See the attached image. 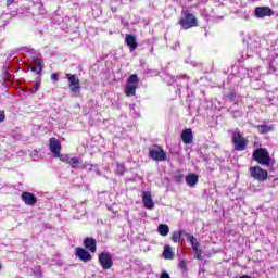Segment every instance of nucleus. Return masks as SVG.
<instances>
[{"label":"nucleus","mask_w":278,"mask_h":278,"mask_svg":"<svg viewBox=\"0 0 278 278\" xmlns=\"http://www.w3.org/2000/svg\"><path fill=\"white\" fill-rule=\"evenodd\" d=\"M179 268H181V270H186V261H180Z\"/></svg>","instance_id":"obj_33"},{"label":"nucleus","mask_w":278,"mask_h":278,"mask_svg":"<svg viewBox=\"0 0 278 278\" xmlns=\"http://www.w3.org/2000/svg\"><path fill=\"white\" fill-rule=\"evenodd\" d=\"M185 181L187 186H189L190 188H194V186L199 184V175L191 173L185 177Z\"/></svg>","instance_id":"obj_17"},{"label":"nucleus","mask_w":278,"mask_h":278,"mask_svg":"<svg viewBox=\"0 0 278 278\" xmlns=\"http://www.w3.org/2000/svg\"><path fill=\"white\" fill-rule=\"evenodd\" d=\"M176 184H181V181H184V174L179 173L178 175H176L174 177Z\"/></svg>","instance_id":"obj_28"},{"label":"nucleus","mask_w":278,"mask_h":278,"mask_svg":"<svg viewBox=\"0 0 278 278\" xmlns=\"http://www.w3.org/2000/svg\"><path fill=\"white\" fill-rule=\"evenodd\" d=\"M49 149L54 157L61 160L64 156V154H61L62 143H60V139L51 137L49 140Z\"/></svg>","instance_id":"obj_8"},{"label":"nucleus","mask_w":278,"mask_h":278,"mask_svg":"<svg viewBox=\"0 0 278 278\" xmlns=\"http://www.w3.org/2000/svg\"><path fill=\"white\" fill-rule=\"evenodd\" d=\"M125 164L124 163H116V167L114 169L115 175H118L119 177H123L125 175Z\"/></svg>","instance_id":"obj_24"},{"label":"nucleus","mask_w":278,"mask_h":278,"mask_svg":"<svg viewBox=\"0 0 278 278\" xmlns=\"http://www.w3.org/2000/svg\"><path fill=\"white\" fill-rule=\"evenodd\" d=\"M126 45L130 51L138 49V42H136V36L129 34L126 36Z\"/></svg>","instance_id":"obj_19"},{"label":"nucleus","mask_w":278,"mask_h":278,"mask_svg":"<svg viewBox=\"0 0 278 278\" xmlns=\"http://www.w3.org/2000/svg\"><path fill=\"white\" fill-rule=\"evenodd\" d=\"M98 262L102 266L103 270H110L114 266V261L112 260V254L110 252H102L98 256Z\"/></svg>","instance_id":"obj_9"},{"label":"nucleus","mask_w":278,"mask_h":278,"mask_svg":"<svg viewBox=\"0 0 278 278\" xmlns=\"http://www.w3.org/2000/svg\"><path fill=\"white\" fill-rule=\"evenodd\" d=\"M252 160L261 164V166H273L275 160L270 159V152L266 148H258L253 151Z\"/></svg>","instance_id":"obj_1"},{"label":"nucleus","mask_w":278,"mask_h":278,"mask_svg":"<svg viewBox=\"0 0 278 278\" xmlns=\"http://www.w3.org/2000/svg\"><path fill=\"white\" fill-rule=\"evenodd\" d=\"M38 86H40V83H36L35 86L30 89L31 94H36V92H38Z\"/></svg>","instance_id":"obj_29"},{"label":"nucleus","mask_w":278,"mask_h":278,"mask_svg":"<svg viewBox=\"0 0 278 278\" xmlns=\"http://www.w3.org/2000/svg\"><path fill=\"white\" fill-rule=\"evenodd\" d=\"M128 85L138 86V75L132 74L128 77Z\"/></svg>","instance_id":"obj_26"},{"label":"nucleus","mask_w":278,"mask_h":278,"mask_svg":"<svg viewBox=\"0 0 278 278\" xmlns=\"http://www.w3.org/2000/svg\"><path fill=\"white\" fill-rule=\"evenodd\" d=\"M161 278H170V275H168V273H166V271H163L161 274Z\"/></svg>","instance_id":"obj_35"},{"label":"nucleus","mask_w":278,"mask_h":278,"mask_svg":"<svg viewBox=\"0 0 278 278\" xmlns=\"http://www.w3.org/2000/svg\"><path fill=\"white\" fill-rule=\"evenodd\" d=\"M42 62H45L42 59L34 58L33 64H35V66L30 67L31 73H36L37 75H42Z\"/></svg>","instance_id":"obj_16"},{"label":"nucleus","mask_w":278,"mask_h":278,"mask_svg":"<svg viewBox=\"0 0 278 278\" xmlns=\"http://www.w3.org/2000/svg\"><path fill=\"white\" fill-rule=\"evenodd\" d=\"M194 251V257L195 260H203V250H201L200 248H198L197 250H193Z\"/></svg>","instance_id":"obj_27"},{"label":"nucleus","mask_w":278,"mask_h":278,"mask_svg":"<svg viewBox=\"0 0 278 278\" xmlns=\"http://www.w3.org/2000/svg\"><path fill=\"white\" fill-rule=\"evenodd\" d=\"M269 68L273 73L277 72V68H275V65H273V62H269Z\"/></svg>","instance_id":"obj_34"},{"label":"nucleus","mask_w":278,"mask_h":278,"mask_svg":"<svg viewBox=\"0 0 278 278\" xmlns=\"http://www.w3.org/2000/svg\"><path fill=\"white\" fill-rule=\"evenodd\" d=\"M65 77L68 81V88L72 94H77L81 90V81L75 74L66 73Z\"/></svg>","instance_id":"obj_4"},{"label":"nucleus","mask_w":278,"mask_h":278,"mask_svg":"<svg viewBox=\"0 0 278 278\" xmlns=\"http://www.w3.org/2000/svg\"><path fill=\"white\" fill-rule=\"evenodd\" d=\"M228 99H230L231 101H233V99H236V92H230L226 96Z\"/></svg>","instance_id":"obj_32"},{"label":"nucleus","mask_w":278,"mask_h":278,"mask_svg":"<svg viewBox=\"0 0 278 278\" xmlns=\"http://www.w3.org/2000/svg\"><path fill=\"white\" fill-rule=\"evenodd\" d=\"M157 231H159L160 236H168L170 228L166 224H160L157 227Z\"/></svg>","instance_id":"obj_25"},{"label":"nucleus","mask_w":278,"mask_h":278,"mask_svg":"<svg viewBox=\"0 0 278 278\" xmlns=\"http://www.w3.org/2000/svg\"><path fill=\"white\" fill-rule=\"evenodd\" d=\"M185 237L187 238L188 242H190L193 251L201 247V243H199V240L194 236L185 233Z\"/></svg>","instance_id":"obj_21"},{"label":"nucleus","mask_w":278,"mask_h":278,"mask_svg":"<svg viewBox=\"0 0 278 278\" xmlns=\"http://www.w3.org/2000/svg\"><path fill=\"white\" fill-rule=\"evenodd\" d=\"M275 12H273V9L270 7H256L254 10V16L256 18H266V16H273Z\"/></svg>","instance_id":"obj_11"},{"label":"nucleus","mask_w":278,"mask_h":278,"mask_svg":"<svg viewBox=\"0 0 278 278\" xmlns=\"http://www.w3.org/2000/svg\"><path fill=\"white\" fill-rule=\"evenodd\" d=\"M181 140H182L184 144H192V142L194 140V134H192L191 128H186L182 130Z\"/></svg>","instance_id":"obj_15"},{"label":"nucleus","mask_w":278,"mask_h":278,"mask_svg":"<svg viewBox=\"0 0 278 278\" xmlns=\"http://www.w3.org/2000/svg\"><path fill=\"white\" fill-rule=\"evenodd\" d=\"M256 129L258 134L264 135V134H270V131H275V126L274 125H257Z\"/></svg>","instance_id":"obj_20"},{"label":"nucleus","mask_w":278,"mask_h":278,"mask_svg":"<svg viewBox=\"0 0 278 278\" xmlns=\"http://www.w3.org/2000/svg\"><path fill=\"white\" fill-rule=\"evenodd\" d=\"M5 121V111H0V123H3Z\"/></svg>","instance_id":"obj_31"},{"label":"nucleus","mask_w":278,"mask_h":278,"mask_svg":"<svg viewBox=\"0 0 278 278\" xmlns=\"http://www.w3.org/2000/svg\"><path fill=\"white\" fill-rule=\"evenodd\" d=\"M250 175L255 181H266L268 179V170L260 167V165L250 167Z\"/></svg>","instance_id":"obj_7"},{"label":"nucleus","mask_w":278,"mask_h":278,"mask_svg":"<svg viewBox=\"0 0 278 278\" xmlns=\"http://www.w3.org/2000/svg\"><path fill=\"white\" fill-rule=\"evenodd\" d=\"M21 199L25 205L34 206L36 203H38V198H36V195L31 192H22Z\"/></svg>","instance_id":"obj_12"},{"label":"nucleus","mask_w":278,"mask_h":278,"mask_svg":"<svg viewBox=\"0 0 278 278\" xmlns=\"http://www.w3.org/2000/svg\"><path fill=\"white\" fill-rule=\"evenodd\" d=\"M3 268V266L1 265V263H0V270Z\"/></svg>","instance_id":"obj_37"},{"label":"nucleus","mask_w":278,"mask_h":278,"mask_svg":"<svg viewBox=\"0 0 278 278\" xmlns=\"http://www.w3.org/2000/svg\"><path fill=\"white\" fill-rule=\"evenodd\" d=\"M142 203L146 210H153V207H155V203H153V197L151 195V192L149 191L142 192Z\"/></svg>","instance_id":"obj_13"},{"label":"nucleus","mask_w":278,"mask_h":278,"mask_svg":"<svg viewBox=\"0 0 278 278\" xmlns=\"http://www.w3.org/2000/svg\"><path fill=\"white\" fill-rule=\"evenodd\" d=\"M75 255L76 257H78V260H80V262H84L85 264H88V262H92V254L89 250L87 251L85 248H76Z\"/></svg>","instance_id":"obj_10"},{"label":"nucleus","mask_w":278,"mask_h":278,"mask_svg":"<svg viewBox=\"0 0 278 278\" xmlns=\"http://www.w3.org/2000/svg\"><path fill=\"white\" fill-rule=\"evenodd\" d=\"M186 233L188 232H186V230L182 229L174 231L170 237L172 242H174L175 244L184 242V239H181V237L186 236Z\"/></svg>","instance_id":"obj_18"},{"label":"nucleus","mask_w":278,"mask_h":278,"mask_svg":"<svg viewBox=\"0 0 278 278\" xmlns=\"http://www.w3.org/2000/svg\"><path fill=\"white\" fill-rule=\"evenodd\" d=\"M137 89H138V85H126L124 88V92L126 97H136Z\"/></svg>","instance_id":"obj_22"},{"label":"nucleus","mask_w":278,"mask_h":278,"mask_svg":"<svg viewBox=\"0 0 278 278\" xmlns=\"http://www.w3.org/2000/svg\"><path fill=\"white\" fill-rule=\"evenodd\" d=\"M85 250L90 251V253H97V239L92 237H86L84 240Z\"/></svg>","instance_id":"obj_14"},{"label":"nucleus","mask_w":278,"mask_h":278,"mask_svg":"<svg viewBox=\"0 0 278 278\" xmlns=\"http://www.w3.org/2000/svg\"><path fill=\"white\" fill-rule=\"evenodd\" d=\"M61 162H64L65 164H68L71 168H80L81 170H86L88 168V163H84L80 159L77 157H71L68 155H63L60 160Z\"/></svg>","instance_id":"obj_6"},{"label":"nucleus","mask_w":278,"mask_h":278,"mask_svg":"<svg viewBox=\"0 0 278 278\" xmlns=\"http://www.w3.org/2000/svg\"><path fill=\"white\" fill-rule=\"evenodd\" d=\"M15 0H7V7L10 8V5L14 4Z\"/></svg>","instance_id":"obj_36"},{"label":"nucleus","mask_w":278,"mask_h":278,"mask_svg":"<svg viewBox=\"0 0 278 278\" xmlns=\"http://www.w3.org/2000/svg\"><path fill=\"white\" fill-rule=\"evenodd\" d=\"M182 16L179 20V25L182 29H192V27H199V22L194 14L188 11H181Z\"/></svg>","instance_id":"obj_2"},{"label":"nucleus","mask_w":278,"mask_h":278,"mask_svg":"<svg viewBox=\"0 0 278 278\" xmlns=\"http://www.w3.org/2000/svg\"><path fill=\"white\" fill-rule=\"evenodd\" d=\"M164 260H175V253H173V248L170 245H165L163 251Z\"/></svg>","instance_id":"obj_23"},{"label":"nucleus","mask_w":278,"mask_h":278,"mask_svg":"<svg viewBox=\"0 0 278 278\" xmlns=\"http://www.w3.org/2000/svg\"><path fill=\"white\" fill-rule=\"evenodd\" d=\"M149 157L150 160H154V162H166L168 156L162 146L154 144L149 149Z\"/></svg>","instance_id":"obj_3"},{"label":"nucleus","mask_w":278,"mask_h":278,"mask_svg":"<svg viewBox=\"0 0 278 278\" xmlns=\"http://www.w3.org/2000/svg\"><path fill=\"white\" fill-rule=\"evenodd\" d=\"M51 79H52V81H59V79H60V77H59V75H58V73H52L51 74Z\"/></svg>","instance_id":"obj_30"},{"label":"nucleus","mask_w":278,"mask_h":278,"mask_svg":"<svg viewBox=\"0 0 278 278\" xmlns=\"http://www.w3.org/2000/svg\"><path fill=\"white\" fill-rule=\"evenodd\" d=\"M232 144L235 147V151H247V144H249V141L240 131H235L232 132Z\"/></svg>","instance_id":"obj_5"}]
</instances>
